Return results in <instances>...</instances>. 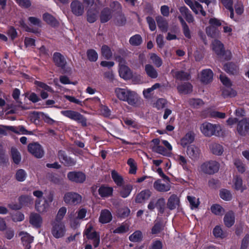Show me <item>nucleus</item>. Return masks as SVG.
I'll use <instances>...</instances> for the list:
<instances>
[{
	"label": "nucleus",
	"instance_id": "nucleus-1",
	"mask_svg": "<svg viewBox=\"0 0 249 249\" xmlns=\"http://www.w3.org/2000/svg\"><path fill=\"white\" fill-rule=\"evenodd\" d=\"M114 91L120 100L126 102L129 105L135 107L140 103V97L134 91L127 89L117 88Z\"/></svg>",
	"mask_w": 249,
	"mask_h": 249
},
{
	"label": "nucleus",
	"instance_id": "nucleus-2",
	"mask_svg": "<svg viewBox=\"0 0 249 249\" xmlns=\"http://www.w3.org/2000/svg\"><path fill=\"white\" fill-rule=\"evenodd\" d=\"M152 142L153 144L152 148L153 151L164 156L171 157L173 148L167 141H160L159 139H155L152 140Z\"/></svg>",
	"mask_w": 249,
	"mask_h": 249
},
{
	"label": "nucleus",
	"instance_id": "nucleus-3",
	"mask_svg": "<svg viewBox=\"0 0 249 249\" xmlns=\"http://www.w3.org/2000/svg\"><path fill=\"white\" fill-rule=\"evenodd\" d=\"M226 122L227 124L231 126L237 124V131L241 136H245L249 130V118H243L239 121L236 118L230 117Z\"/></svg>",
	"mask_w": 249,
	"mask_h": 249
},
{
	"label": "nucleus",
	"instance_id": "nucleus-4",
	"mask_svg": "<svg viewBox=\"0 0 249 249\" xmlns=\"http://www.w3.org/2000/svg\"><path fill=\"white\" fill-rule=\"evenodd\" d=\"M201 132L206 137L218 136L220 134L221 127L219 124L204 122L200 126Z\"/></svg>",
	"mask_w": 249,
	"mask_h": 249
},
{
	"label": "nucleus",
	"instance_id": "nucleus-5",
	"mask_svg": "<svg viewBox=\"0 0 249 249\" xmlns=\"http://www.w3.org/2000/svg\"><path fill=\"white\" fill-rule=\"evenodd\" d=\"M116 60L119 62L120 76L124 80L130 79L132 73L130 69L126 65L125 60L121 56L116 57Z\"/></svg>",
	"mask_w": 249,
	"mask_h": 249
},
{
	"label": "nucleus",
	"instance_id": "nucleus-6",
	"mask_svg": "<svg viewBox=\"0 0 249 249\" xmlns=\"http://www.w3.org/2000/svg\"><path fill=\"white\" fill-rule=\"evenodd\" d=\"M93 225L91 222L88 223L86 227L84 234L89 239L93 240V244L95 248L98 246L100 243V237L97 232L93 231Z\"/></svg>",
	"mask_w": 249,
	"mask_h": 249
},
{
	"label": "nucleus",
	"instance_id": "nucleus-7",
	"mask_svg": "<svg viewBox=\"0 0 249 249\" xmlns=\"http://www.w3.org/2000/svg\"><path fill=\"white\" fill-rule=\"evenodd\" d=\"M61 114L68 118L81 123L83 126H86L87 124L85 118L77 111L71 110H62L61 111Z\"/></svg>",
	"mask_w": 249,
	"mask_h": 249
},
{
	"label": "nucleus",
	"instance_id": "nucleus-8",
	"mask_svg": "<svg viewBox=\"0 0 249 249\" xmlns=\"http://www.w3.org/2000/svg\"><path fill=\"white\" fill-rule=\"evenodd\" d=\"M51 232L53 236L57 239L63 237L66 232V228L65 224L62 222H54Z\"/></svg>",
	"mask_w": 249,
	"mask_h": 249
},
{
	"label": "nucleus",
	"instance_id": "nucleus-9",
	"mask_svg": "<svg viewBox=\"0 0 249 249\" xmlns=\"http://www.w3.org/2000/svg\"><path fill=\"white\" fill-rule=\"evenodd\" d=\"M63 199L64 202L68 205H76L81 202L82 197L78 193L68 192L65 194Z\"/></svg>",
	"mask_w": 249,
	"mask_h": 249
},
{
	"label": "nucleus",
	"instance_id": "nucleus-10",
	"mask_svg": "<svg viewBox=\"0 0 249 249\" xmlns=\"http://www.w3.org/2000/svg\"><path fill=\"white\" fill-rule=\"evenodd\" d=\"M219 168V164L216 161H210L203 163L200 166V170L203 172L212 174L217 172Z\"/></svg>",
	"mask_w": 249,
	"mask_h": 249
},
{
	"label": "nucleus",
	"instance_id": "nucleus-11",
	"mask_svg": "<svg viewBox=\"0 0 249 249\" xmlns=\"http://www.w3.org/2000/svg\"><path fill=\"white\" fill-rule=\"evenodd\" d=\"M154 188L160 192H166L170 190L171 188L170 178L168 180L157 179L153 184Z\"/></svg>",
	"mask_w": 249,
	"mask_h": 249
},
{
	"label": "nucleus",
	"instance_id": "nucleus-12",
	"mask_svg": "<svg viewBox=\"0 0 249 249\" xmlns=\"http://www.w3.org/2000/svg\"><path fill=\"white\" fill-rule=\"evenodd\" d=\"M67 178L71 182L81 183L86 180V175L81 172H70L67 174Z\"/></svg>",
	"mask_w": 249,
	"mask_h": 249
},
{
	"label": "nucleus",
	"instance_id": "nucleus-13",
	"mask_svg": "<svg viewBox=\"0 0 249 249\" xmlns=\"http://www.w3.org/2000/svg\"><path fill=\"white\" fill-rule=\"evenodd\" d=\"M72 13L76 16H81L84 13V6L83 3L78 0H74L71 3Z\"/></svg>",
	"mask_w": 249,
	"mask_h": 249
},
{
	"label": "nucleus",
	"instance_id": "nucleus-14",
	"mask_svg": "<svg viewBox=\"0 0 249 249\" xmlns=\"http://www.w3.org/2000/svg\"><path fill=\"white\" fill-rule=\"evenodd\" d=\"M29 151L35 157L41 158L44 155V151L41 146L37 143L29 144L28 146Z\"/></svg>",
	"mask_w": 249,
	"mask_h": 249
},
{
	"label": "nucleus",
	"instance_id": "nucleus-15",
	"mask_svg": "<svg viewBox=\"0 0 249 249\" xmlns=\"http://www.w3.org/2000/svg\"><path fill=\"white\" fill-rule=\"evenodd\" d=\"M35 84L38 87L37 91L40 92V95L42 99H46L48 97L47 92H52V88L41 82L36 81Z\"/></svg>",
	"mask_w": 249,
	"mask_h": 249
},
{
	"label": "nucleus",
	"instance_id": "nucleus-16",
	"mask_svg": "<svg viewBox=\"0 0 249 249\" xmlns=\"http://www.w3.org/2000/svg\"><path fill=\"white\" fill-rule=\"evenodd\" d=\"M30 223L35 228H40L43 222L41 216L37 213H32L29 217Z\"/></svg>",
	"mask_w": 249,
	"mask_h": 249
},
{
	"label": "nucleus",
	"instance_id": "nucleus-17",
	"mask_svg": "<svg viewBox=\"0 0 249 249\" xmlns=\"http://www.w3.org/2000/svg\"><path fill=\"white\" fill-rule=\"evenodd\" d=\"M187 154L189 157L193 160H197L200 156V151L199 149L194 145L188 146L187 149Z\"/></svg>",
	"mask_w": 249,
	"mask_h": 249
},
{
	"label": "nucleus",
	"instance_id": "nucleus-18",
	"mask_svg": "<svg viewBox=\"0 0 249 249\" xmlns=\"http://www.w3.org/2000/svg\"><path fill=\"white\" fill-rule=\"evenodd\" d=\"M151 195V192L148 189L142 191L136 197L135 201L137 203H142L147 200Z\"/></svg>",
	"mask_w": 249,
	"mask_h": 249
},
{
	"label": "nucleus",
	"instance_id": "nucleus-19",
	"mask_svg": "<svg viewBox=\"0 0 249 249\" xmlns=\"http://www.w3.org/2000/svg\"><path fill=\"white\" fill-rule=\"evenodd\" d=\"M223 221L227 227L230 228L235 223L234 213L232 211L226 213L224 215Z\"/></svg>",
	"mask_w": 249,
	"mask_h": 249
},
{
	"label": "nucleus",
	"instance_id": "nucleus-20",
	"mask_svg": "<svg viewBox=\"0 0 249 249\" xmlns=\"http://www.w3.org/2000/svg\"><path fill=\"white\" fill-rule=\"evenodd\" d=\"M19 202V205L11 206L10 207L13 209H19L22 206L26 205L33 202V199L31 196L28 195H22L18 198Z\"/></svg>",
	"mask_w": 249,
	"mask_h": 249
},
{
	"label": "nucleus",
	"instance_id": "nucleus-21",
	"mask_svg": "<svg viewBox=\"0 0 249 249\" xmlns=\"http://www.w3.org/2000/svg\"><path fill=\"white\" fill-rule=\"evenodd\" d=\"M179 199L176 195H172L168 199L167 207L171 210H174L179 207Z\"/></svg>",
	"mask_w": 249,
	"mask_h": 249
},
{
	"label": "nucleus",
	"instance_id": "nucleus-22",
	"mask_svg": "<svg viewBox=\"0 0 249 249\" xmlns=\"http://www.w3.org/2000/svg\"><path fill=\"white\" fill-rule=\"evenodd\" d=\"M173 157L174 159L182 167L184 170H189V168L188 165V160L185 157L178 154L174 155Z\"/></svg>",
	"mask_w": 249,
	"mask_h": 249
},
{
	"label": "nucleus",
	"instance_id": "nucleus-23",
	"mask_svg": "<svg viewBox=\"0 0 249 249\" xmlns=\"http://www.w3.org/2000/svg\"><path fill=\"white\" fill-rule=\"evenodd\" d=\"M19 235L21 236V239L23 245L26 246V249H30V246L29 245L33 242L34 237L24 231L20 232Z\"/></svg>",
	"mask_w": 249,
	"mask_h": 249
},
{
	"label": "nucleus",
	"instance_id": "nucleus-24",
	"mask_svg": "<svg viewBox=\"0 0 249 249\" xmlns=\"http://www.w3.org/2000/svg\"><path fill=\"white\" fill-rule=\"evenodd\" d=\"M194 139L195 134L194 132H189L180 140V144L182 147H185L192 143Z\"/></svg>",
	"mask_w": 249,
	"mask_h": 249
},
{
	"label": "nucleus",
	"instance_id": "nucleus-25",
	"mask_svg": "<svg viewBox=\"0 0 249 249\" xmlns=\"http://www.w3.org/2000/svg\"><path fill=\"white\" fill-rule=\"evenodd\" d=\"M113 188L106 185L101 186L98 189L99 195L102 197H107L112 195Z\"/></svg>",
	"mask_w": 249,
	"mask_h": 249
},
{
	"label": "nucleus",
	"instance_id": "nucleus-26",
	"mask_svg": "<svg viewBox=\"0 0 249 249\" xmlns=\"http://www.w3.org/2000/svg\"><path fill=\"white\" fill-rule=\"evenodd\" d=\"M112 219V215L111 213L107 210H103L101 211L100 216L99 218L100 222L105 224L109 222Z\"/></svg>",
	"mask_w": 249,
	"mask_h": 249
},
{
	"label": "nucleus",
	"instance_id": "nucleus-27",
	"mask_svg": "<svg viewBox=\"0 0 249 249\" xmlns=\"http://www.w3.org/2000/svg\"><path fill=\"white\" fill-rule=\"evenodd\" d=\"M213 50L218 55L222 54L224 52L223 44L218 40H214L212 44Z\"/></svg>",
	"mask_w": 249,
	"mask_h": 249
},
{
	"label": "nucleus",
	"instance_id": "nucleus-28",
	"mask_svg": "<svg viewBox=\"0 0 249 249\" xmlns=\"http://www.w3.org/2000/svg\"><path fill=\"white\" fill-rule=\"evenodd\" d=\"M213 78V72L210 69L203 70L201 72V80L204 83L211 82Z\"/></svg>",
	"mask_w": 249,
	"mask_h": 249
},
{
	"label": "nucleus",
	"instance_id": "nucleus-29",
	"mask_svg": "<svg viewBox=\"0 0 249 249\" xmlns=\"http://www.w3.org/2000/svg\"><path fill=\"white\" fill-rule=\"evenodd\" d=\"M10 130L12 131L19 134L24 135H32L33 132L32 131H29L27 130L22 125H19L18 127H15L13 126H8L7 130Z\"/></svg>",
	"mask_w": 249,
	"mask_h": 249
},
{
	"label": "nucleus",
	"instance_id": "nucleus-30",
	"mask_svg": "<svg viewBox=\"0 0 249 249\" xmlns=\"http://www.w3.org/2000/svg\"><path fill=\"white\" fill-rule=\"evenodd\" d=\"M50 207V204L46 202L41 204V200L37 199L35 202V209L40 213H44L48 210Z\"/></svg>",
	"mask_w": 249,
	"mask_h": 249
},
{
	"label": "nucleus",
	"instance_id": "nucleus-31",
	"mask_svg": "<svg viewBox=\"0 0 249 249\" xmlns=\"http://www.w3.org/2000/svg\"><path fill=\"white\" fill-rule=\"evenodd\" d=\"M232 188L241 192H243L245 189V188L243 185V181L241 178L236 176L233 178Z\"/></svg>",
	"mask_w": 249,
	"mask_h": 249
},
{
	"label": "nucleus",
	"instance_id": "nucleus-32",
	"mask_svg": "<svg viewBox=\"0 0 249 249\" xmlns=\"http://www.w3.org/2000/svg\"><path fill=\"white\" fill-rule=\"evenodd\" d=\"M58 158L60 161L66 165L71 166L75 164V161L71 158L66 156L63 151L59 152Z\"/></svg>",
	"mask_w": 249,
	"mask_h": 249
},
{
	"label": "nucleus",
	"instance_id": "nucleus-33",
	"mask_svg": "<svg viewBox=\"0 0 249 249\" xmlns=\"http://www.w3.org/2000/svg\"><path fill=\"white\" fill-rule=\"evenodd\" d=\"M53 59L54 63L57 66L61 68L65 66L66 61L64 57L60 53H54L53 54Z\"/></svg>",
	"mask_w": 249,
	"mask_h": 249
},
{
	"label": "nucleus",
	"instance_id": "nucleus-34",
	"mask_svg": "<svg viewBox=\"0 0 249 249\" xmlns=\"http://www.w3.org/2000/svg\"><path fill=\"white\" fill-rule=\"evenodd\" d=\"M133 189V186L131 184H127L123 186L120 191V196L123 198L128 197Z\"/></svg>",
	"mask_w": 249,
	"mask_h": 249
},
{
	"label": "nucleus",
	"instance_id": "nucleus-35",
	"mask_svg": "<svg viewBox=\"0 0 249 249\" xmlns=\"http://www.w3.org/2000/svg\"><path fill=\"white\" fill-rule=\"evenodd\" d=\"M145 71L147 75L151 78H156L158 77V72L153 66L150 64L145 66Z\"/></svg>",
	"mask_w": 249,
	"mask_h": 249
},
{
	"label": "nucleus",
	"instance_id": "nucleus-36",
	"mask_svg": "<svg viewBox=\"0 0 249 249\" xmlns=\"http://www.w3.org/2000/svg\"><path fill=\"white\" fill-rule=\"evenodd\" d=\"M158 27L163 32H166L168 28V23L167 21L161 16H158L156 18Z\"/></svg>",
	"mask_w": 249,
	"mask_h": 249
},
{
	"label": "nucleus",
	"instance_id": "nucleus-37",
	"mask_svg": "<svg viewBox=\"0 0 249 249\" xmlns=\"http://www.w3.org/2000/svg\"><path fill=\"white\" fill-rule=\"evenodd\" d=\"M160 85L159 83H156L153 85L151 88L144 89L143 90V95L146 98H150L152 95L153 94L154 90L160 88Z\"/></svg>",
	"mask_w": 249,
	"mask_h": 249
},
{
	"label": "nucleus",
	"instance_id": "nucleus-38",
	"mask_svg": "<svg viewBox=\"0 0 249 249\" xmlns=\"http://www.w3.org/2000/svg\"><path fill=\"white\" fill-rule=\"evenodd\" d=\"M111 18V11L107 8H104L101 12L100 20L102 23L108 21Z\"/></svg>",
	"mask_w": 249,
	"mask_h": 249
},
{
	"label": "nucleus",
	"instance_id": "nucleus-39",
	"mask_svg": "<svg viewBox=\"0 0 249 249\" xmlns=\"http://www.w3.org/2000/svg\"><path fill=\"white\" fill-rule=\"evenodd\" d=\"M211 211L213 213L217 216H222L225 211L224 208L221 205L217 204L212 205Z\"/></svg>",
	"mask_w": 249,
	"mask_h": 249
},
{
	"label": "nucleus",
	"instance_id": "nucleus-40",
	"mask_svg": "<svg viewBox=\"0 0 249 249\" xmlns=\"http://www.w3.org/2000/svg\"><path fill=\"white\" fill-rule=\"evenodd\" d=\"M111 177L114 182L118 186H121L124 183L123 177L114 170L111 172Z\"/></svg>",
	"mask_w": 249,
	"mask_h": 249
},
{
	"label": "nucleus",
	"instance_id": "nucleus-41",
	"mask_svg": "<svg viewBox=\"0 0 249 249\" xmlns=\"http://www.w3.org/2000/svg\"><path fill=\"white\" fill-rule=\"evenodd\" d=\"M98 12L92 9H89L87 14V21L90 23L94 22L97 18Z\"/></svg>",
	"mask_w": 249,
	"mask_h": 249
},
{
	"label": "nucleus",
	"instance_id": "nucleus-42",
	"mask_svg": "<svg viewBox=\"0 0 249 249\" xmlns=\"http://www.w3.org/2000/svg\"><path fill=\"white\" fill-rule=\"evenodd\" d=\"M178 19L181 22V25L183 28V32L184 36L188 38H190L191 37V32L189 27L187 25L186 23L183 19L182 17L181 16L178 17Z\"/></svg>",
	"mask_w": 249,
	"mask_h": 249
},
{
	"label": "nucleus",
	"instance_id": "nucleus-43",
	"mask_svg": "<svg viewBox=\"0 0 249 249\" xmlns=\"http://www.w3.org/2000/svg\"><path fill=\"white\" fill-rule=\"evenodd\" d=\"M178 89L181 93L187 94L192 91V86L190 84L186 83L178 86Z\"/></svg>",
	"mask_w": 249,
	"mask_h": 249
},
{
	"label": "nucleus",
	"instance_id": "nucleus-44",
	"mask_svg": "<svg viewBox=\"0 0 249 249\" xmlns=\"http://www.w3.org/2000/svg\"><path fill=\"white\" fill-rule=\"evenodd\" d=\"M213 234L216 238H220L221 239L224 238L227 236V234L224 232L221 227L220 226H216L213 230Z\"/></svg>",
	"mask_w": 249,
	"mask_h": 249
},
{
	"label": "nucleus",
	"instance_id": "nucleus-45",
	"mask_svg": "<svg viewBox=\"0 0 249 249\" xmlns=\"http://www.w3.org/2000/svg\"><path fill=\"white\" fill-rule=\"evenodd\" d=\"M210 147L212 153L216 155H221L223 152V148L220 144L213 143Z\"/></svg>",
	"mask_w": 249,
	"mask_h": 249
},
{
	"label": "nucleus",
	"instance_id": "nucleus-46",
	"mask_svg": "<svg viewBox=\"0 0 249 249\" xmlns=\"http://www.w3.org/2000/svg\"><path fill=\"white\" fill-rule=\"evenodd\" d=\"M172 72L173 73L174 76H175L177 79L179 80H187L188 79L189 76V74L183 71L175 70L172 71Z\"/></svg>",
	"mask_w": 249,
	"mask_h": 249
},
{
	"label": "nucleus",
	"instance_id": "nucleus-47",
	"mask_svg": "<svg viewBox=\"0 0 249 249\" xmlns=\"http://www.w3.org/2000/svg\"><path fill=\"white\" fill-rule=\"evenodd\" d=\"M192 10L196 14H201L203 16L206 15V12L203 10L202 6L197 1H195V4Z\"/></svg>",
	"mask_w": 249,
	"mask_h": 249
},
{
	"label": "nucleus",
	"instance_id": "nucleus-48",
	"mask_svg": "<svg viewBox=\"0 0 249 249\" xmlns=\"http://www.w3.org/2000/svg\"><path fill=\"white\" fill-rule=\"evenodd\" d=\"M44 21L52 26H56L57 24L56 20L52 15L49 14L45 13L43 16Z\"/></svg>",
	"mask_w": 249,
	"mask_h": 249
},
{
	"label": "nucleus",
	"instance_id": "nucleus-49",
	"mask_svg": "<svg viewBox=\"0 0 249 249\" xmlns=\"http://www.w3.org/2000/svg\"><path fill=\"white\" fill-rule=\"evenodd\" d=\"M20 90L16 89H14L13 92V97L16 100L17 103H18V107L21 108L22 109H28L29 108L28 107H25L22 105V103L21 102L18 101L19 96L20 95Z\"/></svg>",
	"mask_w": 249,
	"mask_h": 249
},
{
	"label": "nucleus",
	"instance_id": "nucleus-50",
	"mask_svg": "<svg viewBox=\"0 0 249 249\" xmlns=\"http://www.w3.org/2000/svg\"><path fill=\"white\" fill-rule=\"evenodd\" d=\"M142 42V38L140 35H135L130 37L129 43L133 46L140 45Z\"/></svg>",
	"mask_w": 249,
	"mask_h": 249
},
{
	"label": "nucleus",
	"instance_id": "nucleus-51",
	"mask_svg": "<svg viewBox=\"0 0 249 249\" xmlns=\"http://www.w3.org/2000/svg\"><path fill=\"white\" fill-rule=\"evenodd\" d=\"M209 116L213 118L224 119L226 117V114L216 110H211L209 111Z\"/></svg>",
	"mask_w": 249,
	"mask_h": 249
},
{
	"label": "nucleus",
	"instance_id": "nucleus-52",
	"mask_svg": "<svg viewBox=\"0 0 249 249\" xmlns=\"http://www.w3.org/2000/svg\"><path fill=\"white\" fill-rule=\"evenodd\" d=\"M87 55L88 59L91 62H95L98 57L97 53L93 49L88 50Z\"/></svg>",
	"mask_w": 249,
	"mask_h": 249
},
{
	"label": "nucleus",
	"instance_id": "nucleus-53",
	"mask_svg": "<svg viewBox=\"0 0 249 249\" xmlns=\"http://www.w3.org/2000/svg\"><path fill=\"white\" fill-rule=\"evenodd\" d=\"M219 195L220 197L225 201H229L232 198L231 192L227 189H222L220 192Z\"/></svg>",
	"mask_w": 249,
	"mask_h": 249
},
{
	"label": "nucleus",
	"instance_id": "nucleus-54",
	"mask_svg": "<svg viewBox=\"0 0 249 249\" xmlns=\"http://www.w3.org/2000/svg\"><path fill=\"white\" fill-rule=\"evenodd\" d=\"M167 104L166 100L160 98L156 100L153 104V107L156 108L158 110L163 108Z\"/></svg>",
	"mask_w": 249,
	"mask_h": 249
},
{
	"label": "nucleus",
	"instance_id": "nucleus-55",
	"mask_svg": "<svg viewBox=\"0 0 249 249\" xmlns=\"http://www.w3.org/2000/svg\"><path fill=\"white\" fill-rule=\"evenodd\" d=\"M127 164L129 166V172L132 174H135L137 171V163L133 159L130 158L128 160L127 162Z\"/></svg>",
	"mask_w": 249,
	"mask_h": 249
},
{
	"label": "nucleus",
	"instance_id": "nucleus-56",
	"mask_svg": "<svg viewBox=\"0 0 249 249\" xmlns=\"http://www.w3.org/2000/svg\"><path fill=\"white\" fill-rule=\"evenodd\" d=\"M150 59L152 62L157 67H160L162 64L161 59L155 53H151L150 54Z\"/></svg>",
	"mask_w": 249,
	"mask_h": 249
},
{
	"label": "nucleus",
	"instance_id": "nucleus-57",
	"mask_svg": "<svg viewBox=\"0 0 249 249\" xmlns=\"http://www.w3.org/2000/svg\"><path fill=\"white\" fill-rule=\"evenodd\" d=\"M102 55L106 59H109L112 56V52L110 48L107 45H103L101 48Z\"/></svg>",
	"mask_w": 249,
	"mask_h": 249
},
{
	"label": "nucleus",
	"instance_id": "nucleus-58",
	"mask_svg": "<svg viewBox=\"0 0 249 249\" xmlns=\"http://www.w3.org/2000/svg\"><path fill=\"white\" fill-rule=\"evenodd\" d=\"M11 154L14 162L16 164L19 163L21 160V157L18 150L15 148H12L11 149Z\"/></svg>",
	"mask_w": 249,
	"mask_h": 249
},
{
	"label": "nucleus",
	"instance_id": "nucleus-59",
	"mask_svg": "<svg viewBox=\"0 0 249 249\" xmlns=\"http://www.w3.org/2000/svg\"><path fill=\"white\" fill-rule=\"evenodd\" d=\"M129 238L132 242H139L142 239V233L139 231H136L129 236Z\"/></svg>",
	"mask_w": 249,
	"mask_h": 249
},
{
	"label": "nucleus",
	"instance_id": "nucleus-60",
	"mask_svg": "<svg viewBox=\"0 0 249 249\" xmlns=\"http://www.w3.org/2000/svg\"><path fill=\"white\" fill-rule=\"evenodd\" d=\"M123 121L129 128H137L138 126L137 123L130 118H124Z\"/></svg>",
	"mask_w": 249,
	"mask_h": 249
},
{
	"label": "nucleus",
	"instance_id": "nucleus-61",
	"mask_svg": "<svg viewBox=\"0 0 249 249\" xmlns=\"http://www.w3.org/2000/svg\"><path fill=\"white\" fill-rule=\"evenodd\" d=\"M187 199L190 203L191 209L196 208L198 206L199 204L198 199L192 196H188Z\"/></svg>",
	"mask_w": 249,
	"mask_h": 249
},
{
	"label": "nucleus",
	"instance_id": "nucleus-62",
	"mask_svg": "<svg viewBox=\"0 0 249 249\" xmlns=\"http://www.w3.org/2000/svg\"><path fill=\"white\" fill-rule=\"evenodd\" d=\"M224 69L228 73L233 74L236 71V66L232 63H228L224 65Z\"/></svg>",
	"mask_w": 249,
	"mask_h": 249
},
{
	"label": "nucleus",
	"instance_id": "nucleus-63",
	"mask_svg": "<svg viewBox=\"0 0 249 249\" xmlns=\"http://www.w3.org/2000/svg\"><path fill=\"white\" fill-rule=\"evenodd\" d=\"M16 177L18 181H23L26 178V173L24 170L19 169L17 171Z\"/></svg>",
	"mask_w": 249,
	"mask_h": 249
},
{
	"label": "nucleus",
	"instance_id": "nucleus-64",
	"mask_svg": "<svg viewBox=\"0 0 249 249\" xmlns=\"http://www.w3.org/2000/svg\"><path fill=\"white\" fill-rule=\"evenodd\" d=\"M189 104L193 107L197 108L203 105V102L199 99H192L189 101Z\"/></svg>",
	"mask_w": 249,
	"mask_h": 249
}]
</instances>
